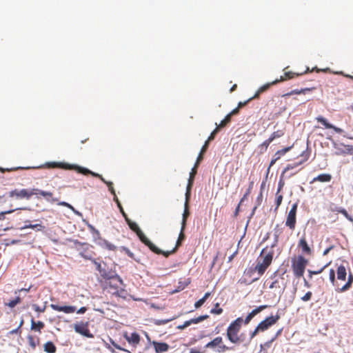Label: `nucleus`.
Wrapping results in <instances>:
<instances>
[{"instance_id":"obj_47","label":"nucleus","mask_w":353,"mask_h":353,"mask_svg":"<svg viewBox=\"0 0 353 353\" xmlns=\"http://www.w3.org/2000/svg\"><path fill=\"white\" fill-rule=\"evenodd\" d=\"M327 265H325L324 266H323L321 269H319V270H308V273H309V276L310 278L311 279L312 277V275H314V274H320L321 272H323V270L327 267Z\"/></svg>"},{"instance_id":"obj_24","label":"nucleus","mask_w":353,"mask_h":353,"mask_svg":"<svg viewBox=\"0 0 353 353\" xmlns=\"http://www.w3.org/2000/svg\"><path fill=\"white\" fill-rule=\"evenodd\" d=\"M312 89L311 88H302V89H294V90H292V91L289 92H287L285 94H283L282 95V97H284V98H287L291 95H293V94H305L306 92H308L311 90Z\"/></svg>"},{"instance_id":"obj_8","label":"nucleus","mask_w":353,"mask_h":353,"mask_svg":"<svg viewBox=\"0 0 353 353\" xmlns=\"http://www.w3.org/2000/svg\"><path fill=\"white\" fill-rule=\"evenodd\" d=\"M280 318L281 316L278 313L274 316H268L258 324L259 328L261 332H264L274 325Z\"/></svg>"},{"instance_id":"obj_25","label":"nucleus","mask_w":353,"mask_h":353,"mask_svg":"<svg viewBox=\"0 0 353 353\" xmlns=\"http://www.w3.org/2000/svg\"><path fill=\"white\" fill-rule=\"evenodd\" d=\"M222 343V337L221 336H217L214 338L211 341L208 342L205 345V348H211V349H216L219 345Z\"/></svg>"},{"instance_id":"obj_46","label":"nucleus","mask_w":353,"mask_h":353,"mask_svg":"<svg viewBox=\"0 0 353 353\" xmlns=\"http://www.w3.org/2000/svg\"><path fill=\"white\" fill-rule=\"evenodd\" d=\"M223 312V309L219 307V304L216 303L215 307L210 310L211 314H221Z\"/></svg>"},{"instance_id":"obj_5","label":"nucleus","mask_w":353,"mask_h":353,"mask_svg":"<svg viewBox=\"0 0 353 353\" xmlns=\"http://www.w3.org/2000/svg\"><path fill=\"white\" fill-rule=\"evenodd\" d=\"M307 262V260L302 255L298 256L296 260H292V268L296 277L300 278L303 276Z\"/></svg>"},{"instance_id":"obj_33","label":"nucleus","mask_w":353,"mask_h":353,"mask_svg":"<svg viewBox=\"0 0 353 353\" xmlns=\"http://www.w3.org/2000/svg\"><path fill=\"white\" fill-rule=\"evenodd\" d=\"M88 229L90 230V232L92 234V237L94 239V241H97V237H99L100 236V232L98 230H97L92 224L89 223L88 222H85Z\"/></svg>"},{"instance_id":"obj_1","label":"nucleus","mask_w":353,"mask_h":353,"mask_svg":"<svg viewBox=\"0 0 353 353\" xmlns=\"http://www.w3.org/2000/svg\"><path fill=\"white\" fill-rule=\"evenodd\" d=\"M52 167H58V168L65 169V170H74L77 172L83 174L84 175L90 174L91 176H92L94 177L100 179V180L101 181H103L105 184H106L108 187L109 191L110 192V193L112 194H114L116 193L115 190L112 186L113 185L112 182L106 181L103 177V176L99 174V173L94 172L89 170L87 168L80 166L77 164H70V163H65V162L50 161V162H46L43 165H41L36 166V167H32V168L40 169V168H52Z\"/></svg>"},{"instance_id":"obj_41","label":"nucleus","mask_w":353,"mask_h":353,"mask_svg":"<svg viewBox=\"0 0 353 353\" xmlns=\"http://www.w3.org/2000/svg\"><path fill=\"white\" fill-rule=\"evenodd\" d=\"M72 241L74 243V248L77 250H79V252L81 251V247H83V246H87L88 247V244L86 243L80 242L77 239H74Z\"/></svg>"},{"instance_id":"obj_31","label":"nucleus","mask_w":353,"mask_h":353,"mask_svg":"<svg viewBox=\"0 0 353 353\" xmlns=\"http://www.w3.org/2000/svg\"><path fill=\"white\" fill-rule=\"evenodd\" d=\"M44 351L47 353H54L56 352L57 347L54 344L52 341H48L44 345Z\"/></svg>"},{"instance_id":"obj_7","label":"nucleus","mask_w":353,"mask_h":353,"mask_svg":"<svg viewBox=\"0 0 353 353\" xmlns=\"http://www.w3.org/2000/svg\"><path fill=\"white\" fill-rule=\"evenodd\" d=\"M125 222L130 229L137 234L138 238L143 243L146 245L149 242L150 240L145 236L137 223L131 221L129 218H126Z\"/></svg>"},{"instance_id":"obj_58","label":"nucleus","mask_w":353,"mask_h":353,"mask_svg":"<svg viewBox=\"0 0 353 353\" xmlns=\"http://www.w3.org/2000/svg\"><path fill=\"white\" fill-rule=\"evenodd\" d=\"M216 126H218L217 123H215ZM219 132L218 127H216L210 134V135L208 137V141H212L214 139L215 135Z\"/></svg>"},{"instance_id":"obj_10","label":"nucleus","mask_w":353,"mask_h":353,"mask_svg":"<svg viewBox=\"0 0 353 353\" xmlns=\"http://www.w3.org/2000/svg\"><path fill=\"white\" fill-rule=\"evenodd\" d=\"M74 331L81 335L89 339L94 337V335L90 332L88 329V323L81 321L74 325Z\"/></svg>"},{"instance_id":"obj_45","label":"nucleus","mask_w":353,"mask_h":353,"mask_svg":"<svg viewBox=\"0 0 353 353\" xmlns=\"http://www.w3.org/2000/svg\"><path fill=\"white\" fill-rule=\"evenodd\" d=\"M46 303L47 302L45 303V305L43 306V307H40L37 304H32V308L35 311V312H43L45 310H46Z\"/></svg>"},{"instance_id":"obj_61","label":"nucleus","mask_w":353,"mask_h":353,"mask_svg":"<svg viewBox=\"0 0 353 353\" xmlns=\"http://www.w3.org/2000/svg\"><path fill=\"white\" fill-rule=\"evenodd\" d=\"M282 200H283V196L281 194H279L278 195V194H276V208L275 210H276L279 205H281V202H282Z\"/></svg>"},{"instance_id":"obj_21","label":"nucleus","mask_w":353,"mask_h":353,"mask_svg":"<svg viewBox=\"0 0 353 353\" xmlns=\"http://www.w3.org/2000/svg\"><path fill=\"white\" fill-rule=\"evenodd\" d=\"M152 345H154L155 352L157 353L167 352L170 347L169 345L165 342L153 341Z\"/></svg>"},{"instance_id":"obj_48","label":"nucleus","mask_w":353,"mask_h":353,"mask_svg":"<svg viewBox=\"0 0 353 353\" xmlns=\"http://www.w3.org/2000/svg\"><path fill=\"white\" fill-rule=\"evenodd\" d=\"M27 338H28L30 346L32 349H35L37 347V343L34 341V337L32 335H28Z\"/></svg>"},{"instance_id":"obj_14","label":"nucleus","mask_w":353,"mask_h":353,"mask_svg":"<svg viewBox=\"0 0 353 353\" xmlns=\"http://www.w3.org/2000/svg\"><path fill=\"white\" fill-rule=\"evenodd\" d=\"M285 273V271H283L281 274V281H279V279H275L274 281H273L272 282V283L270 285L269 288L270 289H272V288H279L280 290L279 291V294H280V296L284 292L285 288H286V283H285L283 281V278L282 277L284 274Z\"/></svg>"},{"instance_id":"obj_29","label":"nucleus","mask_w":353,"mask_h":353,"mask_svg":"<svg viewBox=\"0 0 353 353\" xmlns=\"http://www.w3.org/2000/svg\"><path fill=\"white\" fill-rule=\"evenodd\" d=\"M299 246L301 248L302 251L305 253L309 254L311 252V249L307 245L305 238L303 236L299 243Z\"/></svg>"},{"instance_id":"obj_17","label":"nucleus","mask_w":353,"mask_h":353,"mask_svg":"<svg viewBox=\"0 0 353 353\" xmlns=\"http://www.w3.org/2000/svg\"><path fill=\"white\" fill-rule=\"evenodd\" d=\"M293 147V145H291V146H288V147H286V148H284L281 150H278L274 155V157L273 159L271 160L270 163V165L268 168V172H267V174H268L269 172V170H270V168L271 166H272L276 161H278L281 157L282 155H284L285 153H287L288 152H289L292 148Z\"/></svg>"},{"instance_id":"obj_28","label":"nucleus","mask_w":353,"mask_h":353,"mask_svg":"<svg viewBox=\"0 0 353 353\" xmlns=\"http://www.w3.org/2000/svg\"><path fill=\"white\" fill-rule=\"evenodd\" d=\"M347 272L345 266L341 265L337 268V279L345 281L346 279Z\"/></svg>"},{"instance_id":"obj_60","label":"nucleus","mask_w":353,"mask_h":353,"mask_svg":"<svg viewBox=\"0 0 353 353\" xmlns=\"http://www.w3.org/2000/svg\"><path fill=\"white\" fill-rule=\"evenodd\" d=\"M196 165H197V164L196 163L194 167L192 169V171L190 172L189 179L192 178L193 183H194L195 174L196 173Z\"/></svg>"},{"instance_id":"obj_62","label":"nucleus","mask_w":353,"mask_h":353,"mask_svg":"<svg viewBox=\"0 0 353 353\" xmlns=\"http://www.w3.org/2000/svg\"><path fill=\"white\" fill-rule=\"evenodd\" d=\"M262 200H263V192H260V193L259 194V195L257 196V197L256 199V205L259 206L262 203Z\"/></svg>"},{"instance_id":"obj_54","label":"nucleus","mask_w":353,"mask_h":353,"mask_svg":"<svg viewBox=\"0 0 353 353\" xmlns=\"http://www.w3.org/2000/svg\"><path fill=\"white\" fill-rule=\"evenodd\" d=\"M312 295V293L310 291H308L307 292H306L305 294V295H303L301 298V301H303L304 302L308 301L309 300H310Z\"/></svg>"},{"instance_id":"obj_40","label":"nucleus","mask_w":353,"mask_h":353,"mask_svg":"<svg viewBox=\"0 0 353 353\" xmlns=\"http://www.w3.org/2000/svg\"><path fill=\"white\" fill-rule=\"evenodd\" d=\"M20 302H21V298L19 296H17L14 299L11 300L8 303H6V305H7L11 308H13Z\"/></svg>"},{"instance_id":"obj_44","label":"nucleus","mask_w":353,"mask_h":353,"mask_svg":"<svg viewBox=\"0 0 353 353\" xmlns=\"http://www.w3.org/2000/svg\"><path fill=\"white\" fill-rule=\"evenodd\" d=\"M22 208H16V209H12V210H6V211H3V212H0V221H3L5 219V215L6 214H11L12 212H14V211L17 210H21Z\"/></svg>"},{"instance_id":"obj_37","label":"nucleus","mask_w":353,"mask_h":353,"mask_svg":"<svg viewBox=\"0 0 353 353\" xmlns=\"http://www.w3.org/2000/svg\"><path fill=\"white\" fill-rule=\"evenodd\" d=\"M253 185H254V181H251L249 184L248 190H246L244 195L240 200V203H242L247 199V197L250 195V194L251 193V191L253 188Z\"/></svg>"},{"instance_id":"obj_64","label":"nucleus","mask_w":353,"mask_h":353,"mask_svg":"<svg viewBox=\"0 0 353 353\" xmlns=\"http://www.w3.org/2000/svg\"><path fill=\"white\" fill-rule=\"evenodd\" d=\"M231 118L226 119V117L221 121L219 126L221 128L224 127L230 121Z\"/></svg>"},{"instance_id":"obj_43","label":"nucleus","mask_w":353,"mask_h":353,"mask_svg":"<svg viewBox=\"0 0 353 353\" xmlns=\"http://www.w3.org/2000/svg\"><path fill=\"white\" fill-rule=\"evenodd\" d=\"M190 283V281L189 279H186L183 281H179L178 283V290H183L185 287H187L189 283Z\"/></svg>"},{"instance_id":"obj_23","label":"nucleus","mask_w":353,"mask_h":353,"mask_svg":"<svg viewBox=\"0 0 353 353\" xmlns=\"http://www.w3.org/2000/svg\"><path fill=\"white\" fill-rule=\"evenodd\" d=\"M25 223H26V224L19 228L21 230L28 229V228H31V229L36 230L37 231H42L45 228V227L43 225H42L41 224H39V223L31 224L30 223V221H28V220L26 221Z\"/></svg>"},{"instance_id":"obj_4","label":"nucleus","mask_w":353,"mask_h":353,"mask_svg":"<svg viewBox=\"0 0 353 353\" xmlns=\"http://www.w3.org/2000/svg\"><path fill=\"white\" fill-rule=\"evenodd\" d=\"M310 156V153L306 150L303 151L301 154V157H303V159L299 162H295L293 163H289L287 165V166L284 168L283 171L281 174V176L279 177V183H278V188L276 191V194H279V192L282 190L285 185V180L284 178H286V174L287 172L291 169V168H295L296 167H299L300 165H301L304 161H305Z\"/></svg>"},{"instance_id":"obj_39","label":"nucleus","mask_w":353,"mask_h":353,"mask_svg":"<svg viewBox=\"0 0 353 353\" xmlns=\"http://www.w3.org/2000/svg\"><path fill=\"white\" fill-rule=\"evenodd\" d=\"M261 332V330L259 328V326L257 325L255 329L250 332V338L248 340V341L244 344V346H247L251 341V340L258 334V332Z\"/></svg>"},{"instance_id":"obj_12","label":"nucleus","mask_w":353,"mask_h":353,"mask_svg":"<svg viewBox=\"0 0 353 353\" xmlns=\"http://www.w3.org/2000/svg\"><path fill=\"white\" fill-rule=\"evenodd\" d=\"M146 246H148L149 248V249L153 252L155 254H163V256H165V257H168L169 255H170L171 254H173L176 252V250H177V245H176L172 250L170 251H163L162 250H161L160 248H159L158 247H157L153 243H152L150 241H149L148 243H147V244L145 245Z\"/></svg>"},{"instance_id":"obj_35","label":"nucleus","mask_w":353,"mask_h":353,"mask_svg":"<svg viewBox=\"0 0 353 353\" xmlns=\"http://www.w3.org/2000/svg\"><path fill=\"white\" fill-rule=\"evenodd\" d=\"M179 316H172V318H170V319H155L154 321V323L156 325H165L166 323H168V322L176 319Z\"/></svg>"},{"instance_id":"obj_57","label":"nucleus","mask_w":353,"mask_h":353,"mask_svg":"<svg viewBox=\"0 0 353 353\" xmlns=\"http://www.w3.org/2000/svg\"><path fill=\"white\" fill-rule=\"evenodd\" d=\"M281 233V230L279 228V225H276L274 229V238L279 239Z\"/></svg>"},{"instance_id":"obj_59","label":"nucleus","mask_w":353,"mask_h":353,"mask_svg":"<svg viewBox=\"0 0 353 353\" xmlns=\"http://www.w3.org/2000/svg\"><path fill=\"white\" fill-rule=\"evenodd\" d=\"M190 325H191L190 320H188V321H185L183 323V324L178 325L176 327V328L179 330H184L185 328H186L187 327H188Z\"/></svg>"},{"instance_id":"obj_32","label":"nucleus","mask_w":353,"mask_h":353,"mask_svg":"<svg viewBox=\"0 0 353 353\" xmlns=\"http://www.w3.org/2000/svg\"><path fill=\"white\" fill-rule=\"evenodd\" d=\"M353 283V274L350 272L349 275H348V279H347V281L346 282V283L342 286V288L339 290V292H345L346 290H347L352 285Z\"/></svg>"},{"instance_id":"obj_34","label":"nucleus","mask_w":353,"mask_h":353,"mask_svg":"<svg viewBox=\"0 0 353 353\" xmlns=\"http://www.w3.org/2000/svg\"><path fill=\"white\" fill-rule=\"evenodd\" d=\"M210 296V292H206L204 296L194 303L195 308H199L203 305L206 299Z\"/></svg>"},{"instance_id":"obj_50","label":"nucleus","mask_w":353,"mask_h":353,"mask_svg":"<svg viewBox=\"0 0 353 353\" xmlns=\"http://www.w3.org/2000/svg\"><path fill=\"white\" fill-rule=\"evenodd\" d=\"M85 249L82 250L81 251L79 252V255L85 259L92 261V259H94V258H92L90 254H85Z\"/></svg>"},{"instance_id":"obj_11","label":"nucleus","mask_w":353,"mask_h":353,"mask_svg":"<svg viewBox=\"0 0 353 353\" xmlns=\"http://www.w3.org/2000/svg\"><path fill=\"white\" fill-rule=\"evenodd\" d=\"M297 207L298 203H294L287 216L285 225L290 229H294L295 228Z\"/></svg>"},{"instance_id":"obj_6","label":"nucleus","mask_w":353,"mask_h":353,"mask_svg":"<svg viewBox=\"0 0 353 353\" xmlns=\"http://www.w3.org/2000/svg\"><path fill=\"white\" fill-rule=\"evenodd\" d=\"M35 194V188L32 189H14L9 192L10 197L16 196L17 199H30Z\"/></svg>"},{"instance_id":"obj_20","label":"nucleus","mask_w":353,"mask_h":353,"mask_svg":"<svg viewBox=\"0 0 353 353\" xmlns=\"http://www.w3.org/2000/svg\"><path fill=\"white\" fill-rule=\"evenodd\" d=\"M123 336L133 347H136L140 342V336L136 332H132L130 336L127 333H125Z\"/></svg>"},{"instance_id":"obj_27","label":"nucleus","mask_w":353,"mask_h":353,"mask_svg":"<svg viewBox=\"0 0 353 353\" xmlns=\"http://www.w3.org/2000/svg\"><path fill=\"white\" fill-rule=\"evenodd\" d=\"M30 322H31V330H34V331L41 332V330L45 326L44 323H43L42 321H40L35 322L33 318L31 319Z\"/></svg>"},{"instance_id":"obj_16","label":"nucleus","mask_w":353,"mask_h":353,"mask_svg":"<svg viewBox=\"0 0 353 353\" xmlns=\"http://www.w3.org/2000/svg\"><path fill=\"white\" fill-rule=\"evenodd\" d=\"M318 122L321 123L326 129H333L336 133H341L343 130L328 122V121L322 116L316 118Z\"/></svg>"},{"instance_id":"obj_63","label":"nucleus","mask_w":353,"mask_h":353,"mask_svg":"<svg viewBox=\"0 0 353 353\" xmlns=\"http://www.w3.org/2000/svg\"><path fill=\"white\" fill-rule=\"evenodd\" d=\"M239 111V107L233 109L229 114H228L226 115V119L231 118V117L232 115L238 114Z\"/></svg>"},{"instance_id":"obj_51","label":"nucleus","mask_w":353,"mask_h":353,"mask_svg":"<svg viewBox=\"0 0 353 353\" xmlns=\"http://www.w3.org/2000/svg\"><path fill=\"white\" fill-rule=\"evenodd\" d=\"M272 143L271 140L268 138L264 141L261 145L260 148L261 150H266L269 145Z\"/></svg>"},{"instance_id":"obj_18","label":"nucleus","mask_w":353,"mask_h":353,"mask_svg":"<svg viewBox=\"0 0 353 353\" xmlns=\"http://www.w3.org/2000/svg\"><path fill=\"white\" fill-rule=\"evenodd\" d=\"M266 307H268L267 305H262L254 308L247 315L245 319L243 320V323H244L245 325H248L258 313H259Z\"/></svg>"},{"instance_id":"obj_19","label":"nucleus","mask_w":353,"mask_h":353,"mask_svg":"<svg viewBox=\"0 0 353 353\" xmlns=\"http://www.w3.org/2000/svg\"><path fill=\"white\" fill-rule=\"evenodd\" d=\"M34 195H36L37 197H39V195L43 196L45 199L50 203H53L58 201L57 198H54L52 196V193L51 192H47L37 188H35Z\"/></svg>"},{"instance_id":"obj_9","label":"nucleus","mask_w":353,"mask_h":353,"mask_svg":"<svg viewBox=\"0 0 353 353\" xmlns=\"http://www.w3.org/2000/svg\"><path fill=\"white\" fill-rule=\"evenodd\" d=\"M99 274L105 280H116L121 285H125L123 279L121 278V276L119 274H117L115 271H113L111 268L109 269L104 268L99 272Z\"/></svg>"},{"instance_id":"obj_26","label":"nucleus","mask_w":353,"mask_h":353,"mask_svg":"<svg viewBox=\"0 0 353 353\" xmlns=\"http://www.w3.org/2000/svg\"><path fill=\"white\" fill-rule=\"evenodd\" d=\"M332 179V175L330 174L324 173L319 174L317 176L314 177L311 183L314 181H320V182H330Z\"/></svg>"},{"instance_id":"obj_55","label":"nucleus","mask_w":353,"mask_h":353,"mask_svg":"<svg viewBox=\"0 0 353 353\" xmlns=\"http://www.w3.org/2000/svg\"><path fill=\"white\" fill-rule=\"evenodd\" d=\"M96 266V270L100 272L105 267H103L100 263H98L95 259L92 261Z\"/></svg>"},{"instance_id":"obj_56","label":"nucleus","mask_w":353,"mask_h":353,"mask_svg":"<svg viewBox=\"0 0 353 353\" xmlns=\"http://www.w3.org/2000/svg\"><path fill=\"white\" fill-rule=\"evenodd\" d=\"M329 279L331 283L334 285L335 281V272L333 269L330 270Z\"/></svg>"},{"instance_id":"obj_3","label":"nucleus","mask_w":353,"mask_h":353,"mask_svg":"<svg viewBox=\"0 0 353 353\" xmlns=\"http://www.w3.org/2000/svg\"><path fill=\"white\" fill-rule=\"evenodd\" d=\"M273 259V252H270L265 255L262 259H257V265L253 268H250L247 274H252L253 272H257L259 276L252 279L250 283L254 282L259 279V276L263 275L266 269L271 264Z\"/></svg>"},{"instance_id":"obj_22","label":"nucleus","mask_w":353,"mask_h":353,"mask_svg":"<svg viewBox=\"0 0 353 353\" xmlns=\"http://www.w3.org/2000/svg\"><path fill=\"white\" fill-rule=\"evenodd\" d=\"M188 203L189 202H187L186 201H185L184 212L183 213L182 221H181V234H182V232L185 230V225H186L187 218L189 216Z\"/></svg>"},{"instance_id":"obj_42","label":"nucleus","mask_w":353,"mask_h":353,"mask_svg":"<svg viewBox=\"0 0 353 353\" xmlns=\"http://www.w3.org/2000/svg\"><path fill=\"white\" fill-rule=\"evenodd\" d=\"M283 135V132L282 130H277L274 132L269 137V139L272 142L275 139L280 138Z\"/></svg>"},{"instance_id":"obj_52","label":"nucleus","mask_w":353,"mask_h":353,"mask_svg":"<svg viewBox=\"0 0 353 353\" xmlns=\"http://www.w3.org/2000/svg\"><path fill=\"white\" fill-rule=\"evenodd\" d=\"M125 290L123 288H121L120 290L117 289L114 292H113V295L121 298H125Z\"/></svg>"},{"instance_id":"obj_15","label":"nucleus","mask_w":353,"mask_h":353,"mask_svg":"<svg viewBox=\"0 0 353 353\" xmlns=\"http://www.w3.org/2000/svg\"><path fill=\"white\" fill-rule=\"evenodd\" d=\"M50 307L52 310L59 311V312H63L65 314H71L76 311L77 307L74 305H59L57 304L52 303L50 305Z\"/></svg>"},{"instance_id":"obj_36","label":"nucleus","mask_w":353,"mask_h":353,"mask_svg":"<svg viewBox=\"0 0 353 353\" xmlns=\"http://www.w3.org/2000/svg\"><path fill=\"white\" fill-rule=\"evenodd\" d=\"M232 349V347L226 346L222 343L220 345H219V346L215 349V352L218 353H223L225 352V351L231 350Z\"/></svg>"},{"instance_id":"obj_49","label":"nucleus","mask_w":353,"mask_h":353,"mask_svg":"<svg viewBox=\"0 0 353 353\" xmlns=\"http://www.w3.org/2000/svg\"><path fill=\"white\" fill-rule=\"evenodd\" d=\"M94 241L97 244L99 245L100 246H101L103 248H104L108 243V241L102 239L101 237V235L99 237H97V241Z\"/></svg>"},{"instance_id":"obj_13","label":"nucleus","mask_w":353,"mask_h":353,"mask_svg":"<svg viewBox=\"0 0 353 353\" xmlns=\"http://www.w3.org/2000/svg\"><path fill=\"white\" fill-rule=\"evenodd\" d=\"M284 79H285L284 77L283 76H281L280 79H277L270 83H267L264 84L263 85L261 86L258 89V90L254 94V95L252 97V98H254V99L258 98L261 93L268 90L270 88L271 85H275V84L278 83L279 82L283 81Z\"/></svg>"},{"instance_id":"obj_53","label":"nucleus","mask_w":353,"mask_h":353,"mask_svg":"<svg viewBox=\"0 0 353 353\" xmlns=\"http://www.w3.org/2000/svg\"><path fill=\"white\" fill-rule=\"evenodd\" d=\"M110 343H111V344H112V345L115 348H117V349H118V350H122V351H123V352H127V353H131V352H130V351H129V350H126V349H125V348H123V347H121L119 345L117 344V343H116L113 340H112L111 339H110Z\"/></svg>"},{"instance_id":"obj_38","label":"nucleus","mask_w":353,"mask_h":353,"mask_svg":"<svg viewBox=\"0 0 353 353\" xmlns=\"http://www.w3.org/2000/svg\"><path fill=\"white\" fill-rule=\"evenodd\" d=\"M337 212L342 214L350 221L353 222V216L350 215L345 208H339Z\"/></svg>"},{"instance_id":"obj_30","label":"nucleus","mask_w":353,"mask_h":353,"mask_svg":"<svg viewBox=\"0 0 353 353\" xmlns=\"http://www.w3.org/2000/svg\"><path fill=\"white\" fill-rule=\"evenodd\" d=\"M192 179H188L187 187H186V191L185 194V201L187 202H189L191 196V190L193 185Z\"/></svg>"},{"instance_id":"obj_2","label":"nucleus","mask_w":353,"mask_h":353,"mask_svg":"<svg viewBox=\"0 0 353 353\" xmlns=\"http://www.w3.org/2000/svg\"><path fill=\"white\" fill-rule=\"evenodd\" d=\"M243 319L242 317H238L233 321L228 327L226 336L228 339L232 343L243 342L242 335H239Z\"/></svg>"}]
</instances>
